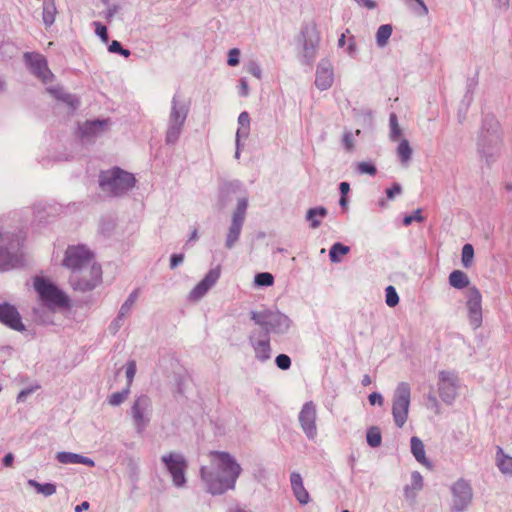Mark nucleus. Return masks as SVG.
I'll use <instances>...</instances> for the list:
<instances>
[{"label": "nucleus", "mask_w": 512, "mask_h": 512, "mask_svg": "<svg viewBox=\"0 0 512 512\" xmlns=\"http://www.w3.org/2000/svg\"><path fill=\"white\" fill-rule=\"evenodd\" d=\"M135 178L131 173L119 168L104 171L100 174L99 185L102 191L111 196H118L131 189Z\"/></svg>", "instance_id": "2"}, {"label": "nucleus", "mask_w": 512, "mask_h": 512, "mask_svg": "<svg viewBox=\"0 0 512 512\" xmlns=\"http://www.w3.org/2000/svg\"><path fill=\"white\" fill-rule=\"evenodd\" d=\"M344 143H345V146L348 150H352L353 149V140H352V136L351 134H345L344 136Z\"/></svg>", "instance_id": "55"}, {"label": "nucleus", "mask_w": 512, "mask_h": 512, "mask_svg": "<svg viewBox=\"0 0 512 512\" xmlns=\"http://www.w3.org/2000/svg\"><path fill=\"white\" fill-rule=\"evenodd\" d=\"M385 301L389 307H395L399 303V296L393 286L385 289Z\"/></svg>", "instance_id": "35"}, {"label": "nucleus", "mask_w": 512, "mask_h": 512, "mask_svg": "<svg viewBox=\"0 0 512 512\" xmlns=\"http://www.w3.org/2000/svg\"><path fill=\"white\" fill-rule=\"evenodd\" d=\"M369 402L371 405H375L376 403L382 405L383 397L379 393L373 392L369 395Z\"/></svg>", "instance_id": "50"}, {"label": "nucleus", "mask_w": 512, "mask_h": 512, "mask_svg": "<svg viewBox=\"0 0 512 512\" xmlns=\"http://www.w3.org/2000/svg\"><path fill=\"white\" fill-rule=\"evenodd\" d=\"M95 32L102 39L103 42L108 41L107 28L99 22H95Z\"/></svg>", "instance_id": "46"}, {"label": "nucleus", "mask_w": 512, "mask_h": 512, "mask_svg": "<svg viewBox=\"0 0 512 512\" xmlns=\"http://www.w3.org/2000/svg\"><path fill=\"white\" fill-rule=\"evenodd\" d=\"M94 262L92 252L84 245L69 246L65 252L63 266L71 271L91 265Z\"/></svg>", "instance_id": "6"}, {"label": "nucleus", "mask_w": 512, "mask_h": 512, "mask_svg": "<svg viewBox=\"0 0 512 512\" xmlns=\"http://www.w3.org/2000/svg\"><path fill=\"white\" fill-rule=\"evenodd\" d=\"M186 119V113L176 108L175 104L172 107L170 114V124L183 126Z\"/></svg>", "instance_id": "36"}, {"label": "nucleus", "mask_w": 512, "mask_h": 512, "mask_svg": "<svg viewBox=\"0 0 512 512\" xmlns=\"http://www.w3.org/2000/svg\"><path fill=\"white\" fill-rule=\"evenodd\" d=\"M371 382H372V380H371V378H370V376H369V375H364V376H363L362 384H363L364 386H368V385H370V384H371Z\"/></svg>", "instance_id": "62"}, {"label": "nucleus", "mask_w": 512, "mask_h": 512, "mask_svg": "<svg viewBox=\"0 0 512 512\" xmlns=\"http://www.w3.org/2000/svg\"><path fill=\"white\" fill-rule=\"evenodd\" d=\"M182 126L170 124L167 130L166 140L168 143H174L180 136Z\"/></svg>", "instance_id": "39"}, {"label": "nucleus", "mask_w": 512, "mask_h": 512, "mask_svg": "<svg viewBox=\"0 0 512 512\" xmlns=\"http://www.w3.org/2000/svg\"><path fill=\"white\" fill-rule=\"evenodd\" d=\"M358 2H361L365 7L369 9H373L376 6L373 0H358Z\"/></svg>", "instance_id": "59"}, {"label": "nucleus", "mask_w": 512, "mask_h": 512, "mask_svg": "<svg viewBox=\"0 0 512 512\" xmlns=\"http://www.w3.org/2000/svg\"><path fill=\"white\" fill-rule=\"evenodd\" d=\"M130 393V389L129 387H126L123 391L121 392H116V393H113L112 395H110L108 397V403L111 405V406H118L120 405L122 402L125 401V399L128 397Z\"/></svg>", "instance_id": "34"}, {"label": "nucleus", "mask_w": 512, "mask_h": 512, "mask_svg": "<svg viewBox=\"0 0 512 512\" xmlns=\"http://www.w3.org/2000/svg\"><path fill=\"white\" fill-rule=\"evenodd\" d=\"M246 207H247V203L246 201H241L238 205V209L235 213H240L244 216V213H245V210H246Z\"/></svg>", "instance_id": "60"}, {"label": "nucleus", "mask_w": 512, "mask_h": 512, "mask_svg": "<svg viewBox=\"0 0 512 512\" xmlns=\"http://www.w3.org/2000/svg\"><path fill=\"white\" fill-rule=\"evenodd\" d=\"M136 374V363L135 361H129L126 366V377H127V387L130 388L133 379Z\"/></svg>", "instance_id": "40"}, {"label": "nucleus", "mask_w": 512, "mask_h": 512, "mask_svg": "<svg viewBox=\"0 0 512 512\" xmlns=\"http://www.w3.org/2000/svg\"><path fill=\"white\" fill-rule=\"evenodd\" d=\"M358 171L362 174L375 175L377 170L376 167L368 162H360L358 164Z\"/></svg>", "instance_id": "43"}, {"label": "nucleus", "mask_w": 512, "mask_h": 512, "mask_svg": "<svg viewBox=\"0 0 512 512\" xmlns=\"http://www.w3.org/2000/svg\"><path fill=\"white\" fill-rule=\"evenodd\" d=\"M162 461L170 472L173 483L177 487H181L185 483L184 471L187 467L183 456L176 453H169L162 457Z\"/></svg>", "instance_id": "9"}, {"label": "nucleus", "mask_w": 512, "mask_h": 512, "mask_svg": "<svg viewBox=\"0 0 512 512\" xmlns=\"http://www.w3.org/2000/svg\"><path fill=\"white\" fill-rule=\"evenodd\" d=\"M47 91L52 94L55 98L62 100L67 103L71 107H75L78 105V100L74 98L72 95L65 94L62 92L61 88H48Z\"/></svg>", "instance_id": "26"}, {"label": "nucleus", "mask_w": 512, "mask_h": 512, "mask_svg": "<svg viewBox=\"0 0 512 512\" xmlns=\"http://www.w3.org/2000/svg\"><path fill=\"white\" fill-rule=\"evenodd\" d=\"M56 8L53 3L44 4L43 6V21L46 26H50L55 21Z\"/></svg>", "instance_id": "33"}, {"label": "nucleus", "mask_w": 512, "mask_h": 512, "mask_svg": "<svg viewBox=\"0 0 512 512\" xmlns=\"http://www.w3.org/2000/svg\"><path fill=\"white\" fill-rule=\"evenodd\" d=\"M102 279L100 265L92 263L89 266L74 270L70 276V283L75 290L89 291L94 289Z\"/></svg>", "instance_id": "4"}, {"label": "nucleus", "mask_w": 512, "mask_h": 512, "mask_svg": "<svg viewBox=\"0 0 512 512\" xmlns=\"http://www.w3.org/2000/svg\"><path fill=\"white\" fill-rule=\"evenodd\" d=\"M474 259V248L471 244H465L462 248V265L465 268H469L473 264Z\"/></svg>", "instance_id": "32"}, {"label": "nucleus", "mask_w": 512, "mask_h": 512, "mask_svg": "<svg viewBox=\"0 0 512 512\" xmlns=\"http://www.w3.org/2000/svg\"><path fill=\"white\" fill-rule=\"evenodd\" d=\"M334 81V73L332 67H318L316 72L315 85L320 90H327Z\"/></svg>", "instance_id": "18"}, {"label": "nucleus", "mask_w": 512, "mask_h": 512, "mask_svg": "<svg viewBox=\"0 0 512 512\" xmlns=\"http://www.w3.org/2000/svg\"><path fill=\"white\" fill-rule=\"evenodd\" d=\"M339 47H343L345 45V34H342L338 40Z\"/></svg>", "instance_id": "63"}, {"label": "nucleus", "mask_w": 512, "mask_h": 512, "mask_svg": "<svg viewBox=\"0 0 512 512\" xmlns=\"http://www.w3.org/2000/svg\"><path fill=\"white\" fill-rule=\"evenodd\" d=\"M401 186L399 184H394L391 188L386 190V195L389 199H392L395 197V195L401 193Z\"/></svg>", "instance_id": "48"}, {"label": "nucleus", "mask_w": 512, "mask_h": 512, "mask_svg": "<svg viewBox=\"0 0 512 512\" xmlns=\"http://www.w3.org/2000/svg\"><path fill=\"white\" fill-rule=\"evenodd\" d=\"M89 503L87 501L82 502L81 504L75 507V512H82L89 509Z\"/></svg>", "instance_id": "57"}, {"label": "nucleus", "mask_w": 512, "mask_h": 512, "mask_svg": "<svg viewBox=\"0 0 512 512\" xmlns=\"http://www.w3.org/2000/svg\"><path fill=\"white\" fill-rule=\"evenodd\" d=\"M466 306L468 319L473 329L482 325V295L476 286H471L466 291Z\"/></svg>", "instance_id": "7"}, {"label": "nucleus", "mask_w": 512, "mask_h": 512, "mask_svg": "<svg viewBox=\"0 0 512 512\" xmlns=\"http://www.w3.org/2000/svg\"><path fill=\"white\" fill-rule=\"evenodd\" d=\"M411 390L406 382L398 384L392 404V414L395 424L402 428L407 421L410 407Z\"/></svg>", "instance_id": "5"}, {"label": "nucleus", "mask_w": 512, "mask_h": 512, "mask_svg": "<svg viewBox=\"0 0 512 512\" xmlns=\"http://www.w3.org/2000/svg\"><path fill=\"white\" fill-rule=\"evenodd\" d=\"M210 465L201 467V478L211 494H222L235 487L240 465L226 452L211 451Z\"/></svg>", "instance_id": "1"}, {"label": "nucleus", "mask_w": 512, "mask_h": 512, "mask_svg": "<svg viewBox=\"0 0 512 512\" xmlns=\"http://www.w3.org/2000/svg\"><path fill=\"white\" fill-rule=\"evenodd\" d=\"M248 72L257 79H261V68L257 64H251L248 68Z\"/></svg>", "instance_id": "51"}, {"label": "nucleus", "mask_w": 512, "mask_h": 512, "mask_svg": "<svg viewBox=\"0 0 512 512\" xmlns=\"http://www.w3.org/2000/svg\"><path fill=\"white\" fill-rule=\"evenodd\" d=\"M28 484L36 489V491L44 496H51L56 492V486L52 483L41 484L35 480H29Z\"/></svg>", "instance_id": "28"}, {"label": "nucleus", "mask_w": 512, "mask_h": 512, "mask_svg": "<svg viewBox=\"0 0 512 512\" xmlns=\"http://www.w3.org/2000/svg\"><path fill=\"white\" fill-rule=\"evenodd\" d=\"M276 365L282 370H287L291 366L290 357L286 354H280L275 359Z\"/></svg>", "instance_id": "41"}, {"label": "nucleus", "mask_w": 512, "mask_h": 512, "mask_svg": "<svg viewBox=\"0 0 512 512\" xmlns=\"http://www.w3.org/2000/svg\"><path fill=\"white\" fill-rule=\"evenodd\" d=\"M457 375L449 371H440L438 392L442 400L451 403L457 395Z\"/></svg>", "instance_id": "11"}, {"label": "nucleus", "mask_w": 512, "mask_h": 512, "mask_svg": "<svg viewBox=\"0 0 512 512\" xmlns=\"http://www.w3.org/2000/svg\"><path fill=\"white\" fill-rule=\"evenodd\" d=\"M220 276L219 269H212L204 277V279L198 283L190 293V298L193 300L200 299L218 280Z\"/></svg>", "instance_id": "14"}, {"label": "nucleus", "mask_w": 512, "mask_h": 512, "mask_svg": "<svg viewBox=\"0 0 512 512\" xmlns=\"http://www.w3.org/2000/svg\"><path fill=\"white\" fill-rule=\"evenodd\" d=\"M31 392H32V390H31V389H28V390H22V391L18 394V398H17V399H18V401H23V400L26 398V396H27L28 394H30Z\"/></svg>", "instance_id": "61"}, {"label": "nucleus", "mask_w": 512, "mask_h": 512, "mask_svg": "<svg viewBox=\"0 0 512 512\" xmlns=\"http://www.w3.org/2000/svg\"><path fill=\"white\" fill-rule=\"evenodd\" d=\"M238 123L240 124L241 127L238 129L237 135L238 136L240 134L246 135L248 133L249 124H250L249 114L247 112L240 113V115L238 117Z\"/></svg>", "instance_id": "38"}, {"label": "nucleus", "mask_w": 512, "mask_h": 512, "mask_svg": "<svg viewBox=\"0 0 512 512\" xmlns=\"http://www.w3.org/2000/svg\"><path fill=\"white\" fill-rule=\"evenodd\" d=\"M454 506L457 510H463L472 499V489L470 485L464 481L459 480L453 486Z\"/></svg>", "instance_id": "13"}, {"label": "nucleus", "mask_w": 512, "mask_h": 512, "mask_svg": "<svg viewBox=\"0 0 512 512\" xmlns=\"http://www.w3.org/2000/svg\"><path fill=\"white\" fill-rule=\"evenodd\" d=\"M316 417V405L312 401L306 402L299 413V423L309 439L317 436Z\"/></svg>", "instance_id": "10"}, {"label": "nucleus", "mask_w": 512, "mask_h": 512, "mask_svg": "<svg viewBox=\"0 0 512 512\" xmlns=\"http://www.w3.org/2000/svg\"><path fill=\"white\" fill-rule=\"evenodd\" d=\"M255 283L258 286H271L274 283V277L271 273L262 272L255 276Z\"/></svg>", "instance_id": "37"}, {"label": "nucleus", "mask_w": 512, "mask_h": 512, "mask_svg": "<svg viewBox=\"0 0 512 512\" xmlns=\"http://www.w3.org/2000/svg\"><path fill=\"white\" fill-rule=\"evenodd\" d=\"M392 34V26L389 24L381 25L376 33L377 44L384 47Z\"/></svg>", "instance_id": "27"}, {"label": "nucleus", "mask_w": 512, "mask_h": 512, "mask_svg": "<svg viewBox=\"0 0 512 512\" xmlns=\"http://www.w3.org/2000/svg\"><path fill=\"white\" fill-rule=\"evenodd\" d=\"M341 195L346 196L350 191V185L347 182H341L339 186Z\"/></svg>", "instance_id": "54"}, {"label": "nucleus", "mask_w": 512, "mask_h": 512, "mask_svg": "<svg viewBox=\"0 0 512 512\" xmlns=\"http://www.w3.org/2000/svg\"><path fill=\"white\" fill-rule=\"evenodd\" d=\"M327 215V210L324 207L312 208L307 212V220L310 222L311 228L315 229L320 225V220L317 217L324 218Z\"/></svg>", "instance_id": "25"}, {"label": "nucleus", "mask_w": 512, "mask_h": 512, "mask_svg": "<svg viewBox=\"0 0 512 512\" xmlns=\"http://www.w3.org/2000/svg\"><path fill=\"white\" fill-rule=\"evenodd\" d=\"M24 59L33 75L39 78L43 83H48L52 80L53 74L48 68L45 57L39 53L27 52L24 54Z\"/></svg>", "instance_id": "8"}, {"label": "nucleus", "mask_w": 512, "mask_h": 512, "mask_svg": "<svg viewBox=\"0 0 512 512\" xmlns=\"http://www.w3.org/2000/svg\"><path fill=\"white\" fill-rule=\"evenodd\" d=\"M418 5L421 7V12L420 14L421 15H427L428 14V8L427 6L425 5V3L423 2V0H415Z\"/></svg>", "instance_id": "58"}, {"label": "nucleus", "mask_w": 512, "mask_h": 512, "mask_svg": "<svg viewBox=\"0 0 512 512\" xmlns=\"http://www.w3.org/2000/svg\"><path fill=\"white\" fill-rule=\"evenodd\" d=\"M108 50L112 53H119L120 51H122V46L120 44V42L114 40L112 41V43L109 45V48Z\"/></svg>", "instance_id": "52"}, {"label": "nucleus", "mask_w": 512, "mask_h": 512, "mask_svg": "<svg viewBox=\"0 0 512 512\" xmlns=\"http://www.w3.org/2000/svg\"><path fill=\"white\" fill-rule=\"evenodd\" d=\"M184 260V256L182 254H173L170 259V267L173 269Z\"/></svg>", "instance_id": "49"}, {"label": "nucleus", "mask_w": 512, "mask_h": 512, "mask_svg": "<svg viewBox=\"0 0 512 512\" xmlns=\"http://www.w3.org/2000/svg\"><path fill=\"white\" fill-rule=\"evenodd\" d=\"M150 405V398L145 395L138 397L134 402L132 413L134 421L139 428H143L148 422V419L145 418V412L148 410Z\"/></svg>", "instance_id": "15"}, {"label": "nucleus", "mask_w": 512, "mask_h": 512, "mask_svg": "<svg viewBox=\"0 0 512 512\" xmlns=\"http://www.w3.org/2000/svg\"><path fill=\"white\" fill-rule=\"evenodd\" d=\"M243 224V215L240 213H234L232 224L227 235L226 246L231 248L233 244L238 240L241 228Z\"/></svg>", "instance_id": "22"}, {"label": "nucleus", "mask_w": 512, "mask_h": 512, "mask_svg": "<svg viewBox=\"0 0 512 512\" xmlns=\"http://www.w3.org/2000/svg\"><path fill=\"white\" fill-rule=\"evenodd\" d=\"M56 458L62 464H84L90 467L95 465L92 459L70 452H59Z\"/></svg>", "instance_id": "21"}, {"label": "nucleus", "mask_w": 512, "mask_h": 512, "mask_svg": "<svg viewBox=\"0 0 512 512\" xmlns=\"http://www.w3.org/2000/svg\"><path fill=\"white\" fill-rule=\"evenodd\" d=\"M108 127V120L86 121L79 126L82 138H93L103 133Z\"/></svg>", "instance_id": "16"}, {"label": "nucleus", "mask_w": 512, "mask_h": 512, "mask_svg": "<svg viewBox=\"0 0 512 512\" xmlns=\"http://www.w3.org/2000/svg\"><path fill=\"white\" fill-rule=\"evenodd\" d=\"M339 203L343 207L346 206V204H347L346 196L341 195Z\"/></svg>", "instance_id": "64"}, {"label": "nucleus", "mask_w": 512, "mask_h": 512, "mask_svg": "<svg viewBox=\"0 0 512 512\" xmlns=\"http://www.w3.org/2000/svg\"><path fill=\"white\" fill-rule=\"evenodd\" d=\"M424 220L423 216L421 215V210L417 209L414 211L413 215L405 216L403 219V224L405 226L410 225L413 221L422 222Z\"/></svg>", "instance_id": "44"}, {"label": "nucleus", "mask_w": 512, "mask_h": 512, "mask_svg": "<svg viewBox=\"0 0 512 512\" xmlns=\"http://www.w3.org/2000/svg\"><path fill=\"white\" fill-rule=\"evenodd\" d=\"M397 154L403 163H407L410 160L412 155V149L409 145V142L406 139H403L399 143L397 147Z\"/></svg>", "instance_id": "31"}, {"label": "nucleus", "mask_w": 512, "mask_h": 512, "mask_svg": "<svg viewBox=\"0 0 512 512\" xmlns=\"http://www.w3.org/2000/svg\"><path fill=\"white\" fill-rule=\"evenodd\" d=\"M13 461H14V456L12 453H8L7 455H5V457L3 458V464L6 466V467H11L12 464H13Z\"/></svg>", "instance_id": "53"}, {"label": "nucleus", "mask_w": 512, "mask_h": 512, "mask_svg": "<svg viewBox=\"0 0 512 512\" xmlns=\"http://www.w3.org/2000/svg\"><path fill=\"white\" fill-rule=\"evenodd\" d=\"M240 85H241V91H240V94H241L242 96H247V95H248V84H247V82H246L244 79H242V80L240 81Z\"/></svg>", "instance_id": "56"}, {"label": "nucleus", "mask_w": 512, "mask_h": 512, "mask_svg": "<svg viewBox=\"0 0 512 512\" xmlns=\"http://www.w3.org/2000/svg\"><path fill=\"white\" fill-rule=\"evenodd\" d=\"M411 452L415 459L423 466L432 468L431 462L425 455V446L422 440L416 436L411 438Z\"/></svg>", "instance_id": "19"}, {"label": "nucleus", "mask_w": 512, "mask_h": 512, "mask_svg": "<svg viewBox=\"0 0 512 512\" xmlns=\"http://www.w3.org/2000/svg\"><path fill=\"white\" fill-rule=\"evenodd\" d=\"M390 125H391V137L393 140H396L399 137L401 131H400V128L398 125L397 116L395 114L390 115Z\"/></svg>", "instance_id": "42"}, {"label": "nucleus", "mask_w": 512, "mask_h": 512, "mask_svg": "<svg viewBox=\"0 0 512 512\" xmlns=\"http://www.w3.org/2000/svg\"><path fill=\"white\" fill-rule=\"evenodd\" d=\"M239 56L240 50L237 48H232L228 53L227 63L229 66H236L239 64Z\"/></svg>", "instance_id": "45"}, {"label": "nucleus", "mask_w": 512, "mask_h": 512, "mask_svg": "<svg viewBox=\"0 0 512 512\" xmlns=\"http://www.w3.org/2000/svg\"><path fill=\"white\" fill-rule=\"evenodd\" d=\"M33 285L40 300L48 308L65 307L68 305L69 299L67 295L48 279L37 276L33 279Z\"/></svg>", "instance_id": "3"}, {"label": "nucleus", "mask_w": 512, "mask_h": 512, "mask_svg": "<svg viewBox=\"0 0 512 512\" xmlns=\"http://www.w3.org/2000/svg\"><path fill=\"white\" fill-rule=\"evenodd\" d=\"M366 439H367V443L371 447H373V448L379 447L382 442V435H381L380 429L375 426L370 427L367 431Z\"/></svg>", "instance_id": "29"}, {"label": "nucleus", "mask_w": 512, "mask_h": 512, "mask_svg": "<svg viewBox=\"0 0 512 512\" xmlns=\"http://www.w3.org/2000/svg\"><path fill=\"white\" fill-rule=\"evenodd\" d=\"M138 296H139V290L133 291L130 294V296L128 297V299L126 300V302L124 303V308H127V310H130V308L133 306V304L137 300Z\"/></svg>", "instance_id": "47"}, {"label": "nucleus", "mask_w": 512, "mask_h": 512, "mask_svg": "<svg viewBox=\"0 0 512 512\" xmlns=\"http://www.w3.org/2000/svg\"><path fill=\"white\" fill-rule=\"evenodd\" d=\"M0 322L17 331L25 329L19 312L8 303L0 305Z\"/></svg>", "instance_id": "12"}, {"label": "nucleus", "mask_w": 512, "mask_h": 512, "mask_svg": "<svg viewBox=\"0 0 512 512\" xmlns=\"http://www.w3.org/2000/svg\"><path fill=\"white\" fill-rule=\"evenodd\" d=\"M449 284L456 289L469 288L470 280L465 272L454 270L449 275Z\"/></svg>", "instance_id": "23"}, {"label": "nucleus", "mask_w": 512, "mask_h": 512, "mask_svg": "<svg viewBox=\"0 0 512 512\" xmlns=\"http://www.w3.org/2000/svg\"><path fill=\"white\" fill-rule=\"evenodd\" d=\"M497 466L502 473L512 475V457L505 455L501 448L497 452Z\"/></svg>", "instance_id": "24"}, {"label": "nucleus", "mask_w": 512, "mask_h": 512, "mask_svg": "<svg viewBox=\"0 0 512 512\" xmlns=\"http://www.w3.org/2000/svg\"><path fill=\"white\" fill-rule=\"evenodd\" d=\"M256 357L260 361H266L270 358V341L267 334H264L262 338L252 341Z\"/></svg>", "instance_id": "20"}, {"label": "nucleus", "mask_w": 512, "mask_h": 512, "mask_svg": "<svg viewBox=\"0 0 512 512\" xmlns=\"http://www.w3.org/2000/svg\"><path fill=\"white\" fill-rule=\"evenodd\" d=\"M290 482H291L292 491H293L297 501L302 505L307 504L310 500V496L304 487L301 475L297 472L291 473Z\"/></svg>", "instance_id": "17"}, {"label": "nucleus", "mask_w": 512, "mask_h": 512, "mask_svg": "<svg viewBox=\"0 0 512 512\" xmlns=\"http://www.w3.org/2000/svg\"><path fill=\"white\" fill-rule=\"evenodd\" d=\"M349 252V247L341 243H335L329 252V257L332 262H339L340 256L346 255Z\"/></svg>", "instance_id": "30"}]
</instances>
